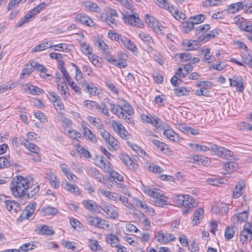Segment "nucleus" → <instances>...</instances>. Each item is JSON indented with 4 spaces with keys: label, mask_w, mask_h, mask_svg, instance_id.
<instances>
[{
    "label": "nucleus",
    "mask_w": 252,
    "mask_h": 252,
    "mask_svg": "<svg viewBox=\"0 0 252 252\" xmlns=\"http://www.w3.org/2000/svg\"><path fill=\"white\" fill-rule=\"evenodd\" d=\"M190 147L196 151L206 152L211 150L214 153L215 155L223 158L228 159L232 157L233 155L232 151L215 144L211 145L209 147H208L205 145L199 144L191 143L190 144Z\"/></svg>",
    "instance_id": "obj_1"
},
{
    "label": "nucleus",
    "mask_w": 252,
    "mask_h": 252,
    "mask_svg": "<svg viewBox=\"0 0 252 252\" xmlns=\"http://www.w3.org/2000/svg\"><path fill=\"white\" fill-rule=\"evenodd\" d=\"M29 183V180L22 176L15 177L11 182L10 191L15 197L24 196L27 194Z\"/></svg>",
    "instance_id": "obj_2"
},
{
    "label": "nucleus",
    "mask_w": 252,
    "mask_h": 252,
    "mask_svg": "<svg viewBox=\"0 0 252 252\" xmlns=\"http://www.w3.org/2000/svg\"><path fill=\"white\" fill-rule=\"evenodd\" d=\"M143 191L155 199V203L156 205L161 207L167 204V198L164 195L162 191L155 188H151L144 185L142 187Z\"/></svg>",
    "instance_id": "obj_3"
},
{
    "label": "nucleus",
    "mask_w": 252,
    "mask_h": 252,
    "mask_svg": "<svg viewBox=\"0 0 252 252\" xmlns=\"http://www.w3.org/2000/svg\"><path fill=\"white\" fill-rule=\"evenodd\" d=\"M104 58L109 63L119 68H124L126 66L127 63L125 60L121 58H116L110 55L108 49L104 51Z\"/></svg>",
    "instance_id": "obj_4"
},
{
    "label": "nucleus",
    "mask_w": 252,
    "mask_h": 252,
    "mask_svg": "<svg viewBox=\"0 0 252 252\" xmlns=\"http://www.w3.org/2000/svg\"><path fill=\"white\" fill-rule=\"evenodd\" d=\"M112 127L114 131L121 138L127 139L129 138V133L124 126L119 121L112 120L111 121Z\"/></svg>",
    "instance_id": "obj_5"
},
{
    "label": "nucleus",
    "mask_w": 252,
    "mask_h": 252,
    "mask_svg": "<svg viewBox=\"0 0 252 252\" xmlns=\"http://www.w3.org/2000/svg\"><path fill=\"white\" fill-rule=\"evenodd\" d=\"M99 207L104 211L109 217L112 219H116L118 217V213L115 207L105 202L101 203Z\"/></svg>",
    "instance_id": "obj_6"
},
{
    "label": "nucleus",
    "mask_w": 252,
    "mask_h": 252,
    "mask_svg": "<svg viewBox=\"0 0 252 252\" xmlns=\"http://www.w3.org/2000/svg\"><path fill=\"white\" fill-rule=\"evenodd\" d=\"M119 158L130 170L133 171H136L137 170L138 168V164L134 162L131 158L126 154L124 152L121 153L119 155Z\"/></svg>",
    "instance_id": "obj_7"
},
{
    "label": "nucleus",
    "mask_w": 252,
    "mask_h": 252,
    "mask_svg": "<svg viewBox=\"0 0 252 252\" xmlns=\"http://www.w3.org/2000/svg\"><path fill=\"white\" fill-rule=\"evenodd\" d=\"M196 204L192 196L189 195H186L185 198L182 206L184 207L182 210L184 215H187L189 212L195 207Z\"/></svg>",
    "instance_id": "obj_8"
},
{
    "label": "nucleus",
    "mask_w": 252,
    "mask_h": 252,
    "mask_svg": "<svg viewBox=\"0 0 252 252\" xmlns=\"http://www.w3.org/2000/svg\"><path fill=\"white\" fill-rule=\"evenodd\" d=\"M100 135L105 142L113 148L118 146V141L111 134L106 130H101Z\"/></svg>",
    "instance_id": "obj_9"
},
{
    "label": "nucleus",
    "mask_w": 252,
    "mask_h": 252,
    "mask_svg": "<svg viewBox=\"0 0 252 252\" xmlns=\"http://www.w3.org/2000/svg\"><path fill=\"white\" fill-rule=\"evenodd\" d=\"M35 207V203H32L27 205L25 210L22 212L21 215L17 219V220L18 221H22L24 219H29L34 213Z\"/></svg>",
    "instance_id": "obj_10"
},
{
    "label": "nucleus",
    "mask_w": 252,
    "mask_h": 252,
    "mask_svg": "<svg viewBox=\"0 0 252 252\" xmlns=\"http://www.w3.org/2000/svg\"><path fill=\"white\" fill-rule=\"evenodd\" d=\"M197 85L199 88L195 90V94L198 96L205 95L207 92L206 90L213 86V83L208 81H201Z\"/></svg>",
    "instance_id": "obj_11"
},
{
    "label": "nucleus",
    "mask_w": 252,
    "mask_h": 252,
    "mask_svg": "<svg viewBox=\"0 0 252 252\" xmlns=\"http://www.w3.org/2000/svg\"><path fill=\"white\" fill-rule=\"evenodd\" d=\"M156 239L159 242L166 244L169 242L174 241L176 238L171 233H163L161 231H159L156 236Z\"/></svg>",
    "instance_id": "obj_12"
},
{
    "label": "nucleus",
    "mask_w": 252,
    "mask_h": 252,
    "mask_svg": "<svg viewBox=\"0 0 252 252\" xmlns=\"http://www.w3.org/2000/svg\"><path fill=\"white\" fill-rule=\"evenodd\" d=\"M169 127V125L164 124L163 126L161 125L160 128L164 130V135L170 140L175 142L179 141L178 134H176L173 130L170 129Z\"/></svg>",
    "instance_id": "obj_13"
},
{
    "label": "nucleus",
    "mask_w": 252,
    "mask_h": 252,
    "mask_svg": "<svg viewBox=\"0 0 252 252\" xmlns=\"http://www.w3.org/2000/svg\"><path fill=\"white\" fill-rule=\"evenodd\" d=\"M143 120L147 123L153 125L156 128H160L161 126L160 120L155 115H145L142 117Z\"/></svg>",
    "instance_id": "obj_14"
},
{
    "label": "nucleus",
    "mask_w": 252,
    "mask_h": 252,
    "mask_svg": "<svg viewBox=\"0 0 252 252\" xmlns=\"http://www.w3.org/2000/svg\"><path fill=\"white\" fill-rule=\"evenodd\" d=\"M37 62L32 61L30 63L26 64L21 73L20 78H27L33 71L36 69Z\"/></svg>",
    "instance_id": "obj_15"
},
{
    "label": "nucleus",
    "mask_w": 252,
    "mask_h": 252,
    "mask_svg": "<svg viewBox=\"0 0 252 252\" xmlns=\"http://www.w3.org/2000/svg\"><path fill=\"white\" fill-rule=\"evenodd\" d=\"M146 22L148 25L152 27L155 31L158 32L162 31L163 27L161 26V24L159 23L156 19L153 16H150L149 15H146Z\"/></svg>",
    "instance_id": "obj_16"
},
{
    "label": "nucleus",
    "mask_w": 252,
    "mask_h": 252,
    "mask_svg": "<svg viewBox=\"0 0 252 252\" xmlns=\"http://www.w3.org/2000/svg\"><path fill=\"white\" fill-rule=\"evenodd\" d=\"M49 95L51 98L52 101L53 102L54 106L55 109L57 111L60 112L64 108L61 98L54 92H49Z\"/></svg>",
    "instance_id": "obj_17"
},
{
    "label": "nucleus",
    "mask_w": 252,
    "mask_h": 252,
    "mask_svg": "<svg viewBox=\"0 0 252 252\" xmlns=\"http://www.w3.org/2000/svg\"><path fill=\"white\" fill-rule=\"evenodd\" d=\"M4 202L6 209L9 211L16 213L21 210V206L17 202L11 200H4Z\"/></svg>",
    "instance_id": "obj_18"
},
{
    "label": "nucleus",
    "mask_w": 252,
    "mask_h": 252,
    "mask_svg": "<svg viewBox=\"0 0 252 252\" xmlns=\"http://www.w3.org/2000/svg\"><path fill=\"white\" fill-rule=\"evenodd\" d=\"M36 247L33 242L24 244L20 246L19 249H9L0 252H20V250L23 252H27L29 250H32Z\"/></svg>",
    "instance_id": "obj_19"
},
{
    "label": "nucleus",
    "mask_w": 252,
    "mask_h": 252,
    "mask_svg": "<svg viewBox=\"0 0 252 252\" xmlns=\"http://www.w3.org/2000/svg\"><path fill=\"white\" fill-rule=\"evenodd\" d=\"M133 206H135L136 207L140 209L145 213L153 212L154 210L152 208H149L148 205L145 203L137 198H133L132 200Z\"/></svg>",
    "instance_id": "obj_20"
},
{
    "label": "nucleus",
    "mask_w": 252,
    "mask_h": 252,
    "mask_svg": "<svg viewBox=\"0 0 252 252\" xmlns=\"http://www.w3.org/2000/svg\"><path fill=\"white\" fill-rule=\"evenodd\" d=\"M123 20L126 23H127L132 26L140 27V19L133 14L124 15L123 17Z\"/></svg>",
    "instance_id": "obj_21"
},
{
    "label": "nucleus",
    "mask_w": 252,
    "mask_h": 252,
    "mask_svg": "<svg viewBox=\"0 0 252 252\" xmlns=\"http://www.w3.org/2000/svg\"><path fill=\"white\" fill-rule=\"evenodd\" d=\"M82 127L83 129V133L86 138L93 143H96L97 142L96 137L92 132L91 130L87 126V125L86 124H82Z\"/></svg>",
    "instance_id": "obj_22"
},
{
    "label": "nucleus",
    "mask_w": 252,
    "mask_h": 252,
    "mask_svg": "<svg viewBox=\"0 0 252 252\" xmlns=\"http://www.w3.org/2000/svg\"><path fill=\"white\" fill-rule=\"evenodd\" d=\"M62 187L66 191L70 192L74 194H79L81 192L79 188L75 185H72L69 182H66L62 185Z\"/></svg>",
    "instance_id": "obj_23"
},
{
    "label": "nucleus",
    "mask_w": 252,
    "mask_h": 252,
    "mask_svg": "<svg viewBox=\"0 0 252 252\" xmlns=\"http://www.w3.org/2000/svg\"><path fill=\"white\" fill-rule=\"evenodd\" d=\"M83 204L89 210H91L98 213L100 212L98 206L94 201L91 200H84L83 202Z\"/></svg>",
    "instance_id": "obj_24"
},
{
    "label": "nucleus",
    "mask_w": 252,
    "mask_h": 252,
    "mask_svg": "<svg viewBox=\"0 0 252 252\" xmlns=\"http://www.w3.org/2000/svg\"><path fill=\"white\" fill-rule=\"evenodd\" d=\"M76 20L83 24L88 26L93 27L94 25L93 21L87 15L83 14H78L76 16Z\"/></svg>",
    "instance_id": "obj_25"
},
{
    "label": "nucleus",
    "mask_w": 252,
    "mask_h": 252,
    "mask_svg": "<svg viewBox=\"0 0 252 252\" xmlns=\"http://www.w3.org/2000/svg\"><path fill=\"white\" fill-rule=\"evenodd\" d=\"M249 217L248 212L244 211L243 212L236 214L232 218L234 222L242 223L246 221Z\"/></svg>",
    "instance_id": "obj_26"
},
{
    "label": "nucleus",
    "mask_w": 252,
    "mask_h": 252,
    "mask_svg": "<svg viewBox=\"0 0 252 252\" xmlns=\"http://www.w3.org/2000/svg\"><path fill=\"white\" fill-rule=\"evenodd\" d=\"M11 166L18 167V164L9 160L7 157L2 156L0 157V169L9 167Z\"/></svg>",
    "instance_id": "obj_27"
},
{
    "label": "nucleus",
    "mask_w": 252,
    "mask_h": 252,
    "mask_svg": "<svg viewBox=\"0 0 252 252\" xmlns=\"http://www.w3.org/2000/svg\"><path fill=\"white\" fill-rule=\"evenodd\" d=\"M99 166L108 173L113 169L110 162L102 157H101L100 159V164Z\"/></svg>",
    "instance_id": "obj_28"
},
{
    "label": "nucleus",
    "mask_w": 252,
    "mask_h": 252,
    "mask_svg": "<svg viewBox=\"0 0 252 252\" xmlns=\"http://www.w3.org/2000/svg\"><path fill=\"white\" fill-rule=\"evenodd\" d=\"M57 88L63 97L66 96V94L68 90L67 83L65 81H61L58 80L57 82Z\"/></svg>",
    "instance_id": "obj_29"
},
{
    "label": "nucleus",
    "mask_w": 252,
    "mask_h": 252,
    "mask_svg": "<svg viewBox=\"0 0 252 252\" xmlns=\"http://www.w3.org/2000/svg\"><path fill=\"white\" fill-rule=\"evenodd\" d=\"M90 175L95 178L99 182L104 183L105 181L104 176L100 173L99 171L95 168H91L89 170Z\"/></svg>",
    "instance_id": "obj_30"
},
{
    "label": "nucleus",
    "mask_w": 252,
    "mask_h": 252,
    "mask_svg": "<svg viewBox=\"0 0 252 252\" xmlns=\"http://www.w3.org/2000/svg\"><path fill=\"white\" fill-rule=\"evenodd\" d=\"M47 179L49 181L50 185L55 189L60 186V183L57 181L56 176L52 172H50L46 174Z\"/></svg>",
    "instance_id": "obj_31"
},
{
    "label": "nucleus",
    "mask_w": 252,
    "mask_h": 252,
    "mask_svg": "<svg viewBox=\"0 0 252 252\" xmlns=\"http://www.w3.org/2000/svg\"><path fill=\"white\" fill-rule=\"evenodd\" d=\"M53 47V45L51 44L50 41H46L35 46L32 49V52H37L42 51L46 49L50 48Z\"/></svg>",
    "instance_id": "obj_32"
},
{
    "label": "nucleus",
    "mask_w": 252,
    "mask_h": 252,
    "mask_svg": "<svg viewBox=\"0 0 252 252\" xmlns=\"http://www.w3.org/2000/svg\"><path fill=\"white\" fill-rule=\"evenodd\" d=\"M38 233L43 235H51L54 233V230L50 227L47 225H41L38 227Z\"/></svg>",
    "instance_id": "obj_33"
},
{
    "label": "nucleus",
    "mask_w": 252,
    "mask_h": 252,
    "mask_svg": "<svg viewBox=\"0 0 252 252\" xmlns=\"http://www.w3.org/2000/svg\"><path fill=\"white\" fill-rule=\"evenodd\" d=\"M85 91L88 92L91 95H96L99 94V90L93 84H87L82 85Z\"/></svg>",
    "instance_id": "obj_34"
},
{
    "label": "nucleus",
    "mask_w": 252,
    "mask_h": 252,
    "mask_svg": "<svg viewBox=\"0 0 252 252\" xmlns=\"http://www.w3.org/2000/svg\"><path fill=\"white\" fill-rule=\"evenodd\" d=\"M230 86L235 87L240 92L244 91V83L242 80H229Z\"/></svg>",
    "instance_id": "obj_35"
},
{
    "label": "nucleus",
    "mask_w": 252,
    "mask_h": 252,
    "mask_svg": "<svg viewBox=\"0 0 252 252\" xmlns=\"http://www.w3.org/2000/svg\"><path fill=\"white\" fill-rule=\"evenodd\" d=\"M118 105L116 106L114 104L110 103V110L114 114L117 115L119 117L123 119H126V115L123 114V112Z\"/></svg>",
    "instance_id": "obj_36"
},
{
    "label": "nucleus",
    "mask_w": 252,
    "mask_h": 252,
    "mask_svg": "<svg viewBox=\"0 0 252 252\" xmlns=\"http://www.w3.org/2000/svg\"><path fill=\"white\" fill-rule=\"evenodd\" d=\"M203 213L204 211L202 208H198L195 211L192 220L193 224L196 225L197 223H200V220L202 219Z\"/></svg>",
    "instance_id": "obj_37"
},
{
    "label": "nucleus",
    "mask_w": 252,
    "mask_h": 252,
    "mask_svg": "<svg viewBox=\"0 0 252 252\" xmlns=\"http://www.w3.org/2000/svg\"><path fill=\"white\" fill-rule=\"evenodd\" d=\"M169 11L173 17L178 20H184L186 18V16L184 13L174 7H171Z\"/></svg>",
    "instance_id": "obj_38"
},
{
    "label": "nucleus",
    "mask_w": 252,
    "mask_h": 252,
    "mask_svg": "<svg viewBox=\"0 0 252 252\" xmlns=\"http://www.w3.org/2000/svg\"><path fill=\"white\" fill-rule=\"evenodd\" d=\"M23 140L24 142L23 144L27 149L31 152L35 154H38V152H39V148L36 145L29 142L27 139H24Z\"/></svg>",
    "instance_id": "obj_39"
},
{
    "label": "nucleus",
    "mask_w": 252,
    "mask_h": 252,
    "mask_svg": "<svg viewBox=\"0 0 252 252\" xmlns=\"http://www.w3.org/2000/svg\"><path fill=\"white\" fill-rule=\"evenodd\" d=\"M136 216L139 222L146 228H148L150 227L151 224L150 220L145 216L143 213L140 212Z\"/></svg>",
    "instance_id": "obj_40"
},
{
    "label": "nucleus",
    "mask_w": 252,
    "mask_h": 252,
    "mask_svg": "<svg viewBox=\"0 0 252 252\" xmlns=\"http://www.w3.org/2000/svg\"><path fill=\"white\" fill-rule=\"evenodd\" d=\"M127 145L137 155L140 156H143L146 155L145 152L138 145L131 142H127Z\"/></svg>",
    "instance_id": "obj_41"
},
{
    "label": "nucleus",
    "mask_w": 252,
    "mask_h": 252,
    "mask_svg": "<svg viewBox=\"0 0 252 252\" xmlns=\"http://www.w3.org/2000/svg\"><path fill=\"white\" fill-rule=\"evenodd\" d=\"M84 5L86 9L92 11L99 12L101 10L100 8L95 3L91 1L84 2Z\"/></svg>",
    "instance_id": "obj_42"
},
{
    "label": "nucleus",
    "mask_w": 252,
    "mask_h": 252,
    "mask_svg": "<svg viewBox=\"0 0 252 252\" xmlns=\"http://www.w3.org/2000/svg\"><path fill=\"white\" fill-rule=\"evenodd\" d=\"M192 162L201 164L202 165H206L208 162V158L205 157L195 155L192 157Z\"/></svg>",
    "instance_id": "obj_43"
},
{
    "label": "nucleus",
    "mask_w": 252,
    "mask_h": 252,
    "mask_svg": "<svg viewBox=\"0 0 252 252\" xmlns=\"http://www.w3.org/2000/svg\"><path fill=\"white\" fill-rule=\"evenodd\" d=\"M244 6V3L242 1H240L229 5L228 9L230 13H234L238 11L240 8H243Z\"/></svg>",
    "instance_id": "obj_44"
},
{
    "label": "nucleus",
    "mask_w": 252,
    "mask_h": 252,
    "mask_svg": "<svg viewBox=\"0 0 252 252\" xmlns=\"http://www.w3.org/2000/svg\"><path fill=\"white\" fill-rule=\"evenodd\" d=\"M109 174L110 175V180L112 182H114L115 183H117V182H122L123 181V176L113 169Z\"/></svg>",
    "instance_id": "obj_45"
},
{
    "label": "nucleus",
    "mask_w": 252,
    "mask_h": 252,
    "mask_svg": "<svg viewBox=\"0 0 252 252\" xmlns=\"http://www.w3.org/2000/svg\"><path fill=\"white\" fill-rule=\"evenodd\" d=\"M36 70L39 72L41 78L49 77L51 75L48 72V69L37 63Z\"/></svg>",
    "instance_id": "obj_46"
},
{
    "label": "nucleus",
    "mask_w": 252,
    "mask_h": 252,
    "mask_svg": "<svg viewBox=\"0 0 252 252\" xmlns=\"http://www.w3.org/2000/svg\"><path fill=\"white\" fill-rule=\"evenodd\" d=\"M210 29V26L209 24L200 25L194 28L195 34L196 35L204 34Z\"/></svg>",
    "instance_id": "obj_47"
},
{
    "label": "nucleus",
    "mask_w": 252,
    "mask_h": 252,
    "mask_svg": "<svg viewBox=\"0 0 252 252\" xmlns=\"http://www.w3.org/2000/svg\"><path fill=\"white\" fill-rule=\"evenodd\" d=\"M106 240L107 242L113 247L118 246L119 244L118 238L113 234L108 235L106 237Z\"/></svg>",
    "instance_id": "obj_48"
},
{
    "label": "nucleus",
    "mask_w": 252,
    "mask_h": 252,
    "mask_svg": "<svg viewBox=\"0 0 252 252\" xmlns=\"http://www.w3.org/2000/svg\"><path fill=\"white\" fill-rule=\"evenodd\" d=\"M30 190L28 193V196L29 198H33L37 196L39 192V186L33 185L29 188Z\"/></svg>",
    "instance_id": "obj_49"
},
{
    "label": "nucleus",
    "mask_w": 252,
    "mask_h": 252,
    "mask_svg": "<svg viewBox=\"0 0 252 252\" xmlns=\"http://www.w3.org/2000/svg\"><path fill=\"white\" fill-rule=\"evenodd\" d=\"M18 83L17 82L9 81L7 84H3L0 86V93H3L6 90L16 87Z\"/></svg>",
    "instance_id": "obj_50"
},
{
    "label": "nucleus",
    "mask_w": 252,
    "mask_h": 252,
    "mask_svg": "<svg viewBox=\"0 0 252 252\" xmlns=\"http://www.w3.org/2000/svg\"><path fill=\"white\" fill-rule=\"evenodd\" d=\"M121 43L131 51H134L137 49L135 45L131 40L126 37H124V39H122Z\"/></svg>",
    "instance_id": "obj_51"
},
{
    "label": "nucleus",
    "mask_w": 252,
    "mask_h": 252,
    "mask_svg": "<svg viewBox=\"0 0 252 252\" xmlns=\"http://www.w3.org/2000/svg\"><path fill=\"white\" fill-rule=\"evenodd\" d=\"M240 238L243 243L250 241L252 238V232L242 231L240 234Z\"/></svg>",
    "instance_id": "obj_52"
},
{
    "label": "nucleus",
    "mask_w": 252,
    "mask_h": 252,
    "mask_svg": "<svg viewBox=\"0 0 252 252\" xmlns=\"http://www.w3.org/2000/svg\"><path fill=\"white\" fill-rule=\"evenodd\" d=\"M46 5V4L45 2L40 3L29 11L28 13L31 15L32 17H33L39 13V12L45 7Z\"/></svg>",
    "instance_id": "obj_53"
},
{
    "label": "nucleus",
    "mask_w": 252,
    "mask_h": 252,
    "mask_svg": "<svg viewBox=\"0 0 252 252\" xmlns=\"http://www.w3.org/2000/svg\"><path fill=\"white\" fill-rule=\"evenodd\" d=\"M153 143L158 149H159L162 152L166 153L168 149V146L166 144L158 140H154Z\"/></svg>",
    "instance_id": "obj_54"
},
{
    "label": "nucleus",
    "mask_w": 252,
    "mask_h": 252,
    "mask_svg": "<svg viewBox=\"0 0 252 252\" xmlns=\"http://www.w3.org/2000/svg\"><path fill=\"white\" fill-rule=\"evenodd\" d=\"M120 109H121L123 112V114L126 115L127 114L128 116H130L134 113V110L132 107L128 103H126L124 105L123 107H120Z\"/></svg>",
    "instance_id": "obj_55"
},
{
    "label": "nucleus",
    "mask_w": 252,
    "mask_h": 252,
    "mask_svg": "<svg viewBox=\"0 0 252 252\" xmlns=\"http://www.w3.org/2000/svg\"><path fill=\"white\" fill-rule=\"evenodd\" d=\"M26 87L29 91L30 93L32 94L38 95L43 92L42 90L34 86L27 85Z\"/></svg>",
    "instance_id": "obj_56"
},
{
    "label": "nucleus",
    "mask_w": 252,
    "mask_h": 252,
    "mask_svg": "<svg viewBox=\"0 0 252 252\" xmlns=\"http://www.w3.org/2000/svg\"><path fill=\"white\" fill-rule=\"evenodd\" d=\"M182 131L187 134H191L193 135H196L199 134L198 131L192 128L189 126H183L181 127Z\"/></svg>",
    "instance_id": "obj_57"
},
{
    "label": "nucleus",
    "mask_w": 252,
    "mask_h": 252,
    "mask_svg": "<svg viewBox=\"0 0 252 252\" xmlns=\"http://www.w3.org/2000/svg\"><path fill=\"white\" fill-rule=\"evenodd\" d=\"M139 36L141 39L146 43L148 45L154 43L152 38L148 34L142 32L139 34Z\"/></svg>",
    "instance_id": "obj_58"
},
{
    "label": "nucleus",
    "mask_w": 252,
    "mask_h": 252,
    "mask_svg": "<svg viewBox=\"0 0 252 252\" xmlns=\"http://www.w3.org/2000/svg\"><path fill=\"white\" fill-rule=\"evenodd\" d=\"M86 220L89 224L97 227L98 221H99V218L89 216L86 217Z\"/></svg>",
    "instance_id": "obj_59"
},
{
    "label": "nucleus",
    "mask_w": 252,
    "mask_h": 252,
    "mask_svg": "<svg viewBox=\"0 0 252 252\" xmlns=\"http://www.w3.org/2000/svg\"><path fill=\"white\" fill-rule=\"evenodd\" d=\"M185 195L184 194L175 195L173 197V202L178 205L182 206L184 200L185 198Z\"/></svg>",
    "instance_id": "obj_60"
},
{
    "label": "nucleus",
    "mask_w": 252,
    "mask_h": 252,
    "mask_svg": "<svg viewBox=\"0 0 252 252\" xmlns=\"http://www.w3.org/2000/svg\"><path fill=\"white\" fill-rule=\"evenodd\" d=\"M194 25H197L203 22L205 20V16L203 14H198L189 18Z\"/></svg>",
    "instance_id": "obj_61"
},
{
    "label": "nucleus",
    "mask_w": 252,
    "mask_h": 252,
    "mask_svg": "<svg viewBox=\"0 0 252 252\" xmlns=\"http://www.w3.org/2000/svg\"><path fill=\"white\" fill-rule=\"evenodd\" d=\"M224 167L225 169V170L228 171V170H231V171H235L237 168L238 165L237 163L235 161H230L226 163Z\"/></svg>",
    "instance_id": "obj_62"
},
{
    "label": "nucleus",
    "mask_w": 252,
    "mask_h": 252,
    "mask_svg": "<svg viewBox=\"0 0 252 252\" xmlns=\"http://www.w3.org/2000/svg\"><path fill=\"white\" fill-rule=\"evenodd\" d=\"M218 34H219L218 30H212L209 33L206 34L202 39L205 41H207L209 39L214 38Z\"/></svg>",
    "instance_id": "obj_63"
},
{
    "label": "nucleus",
    "mask_w": 252,
    "mask_h": 252,
    "mask_svg": "<svg viewBox=\"0 0 252 252\" xmlns=\"http://www.w3.org/2000/svg\"><path fill=\"white\" fill-rule=\"evenodd\" d=\"M234 234V230L233 226L227 227L224 233V236L226 239L229 240L232 238Z\"/></svg>",
    "instance_id": "obj_64"
}]
</instances>
